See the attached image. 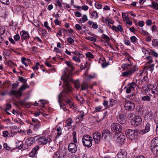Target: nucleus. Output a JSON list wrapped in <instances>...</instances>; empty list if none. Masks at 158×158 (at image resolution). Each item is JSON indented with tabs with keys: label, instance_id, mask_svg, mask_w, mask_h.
Instances as JSON below:
<instances>
[{
	"label": "nucleus",
	"instance_id": "obj_1",
	"mask_svg": "<svg viewBox=\"0 0 158 158\" xmlns=\"http://www.w3.org/2000/svg\"><path fill=\"white\" fill-rule=\"evenodd\" d=\"M72 74V72L70 71L68 73H65L61 77V80H63V85L64 86V89L63 90L62 92L60 93L58 96V102L61 107H62L64 105L61 102L62 101H65L71 107H74V104L70 98H69L67 94L68 93L72 91L69 82L72 80L71 76Z\"/></svg>",
	"mask_w": 158,
	"mask_h": 158
},
{
	"label": "nucleus",
	"instance_id": "obj_2",
	"mask_svg": "<svg viewBox=\"0 0 158 158\" xmlns=\"http://www.w3.org/2000/svg\"><path fill=\"white\" fill-rule=\"evenodd\" d=\"M122 67L124 69L127 70V71L123 73V77L131 76L137 70L136 68L131 64H126L123 65Z\"/></svg>",
	"mask_w": 158,
	"mask_h": 158
},
{
	"label": "nucleus",
	"instance_id": "obj_3",
	"mask_svg": "<svg viewBox=\"0 0 158 158\" xmlns=\"http://www.w3.org/2000/svg\"><path fill=\"white\" fill-rule=\"evenodd\" d=\"M29 87L27 84H25L21 86L17 91L14 89L11 90L10 93V94L11 95H14L16 97H21L22 95V92L26 89L29 88Z\"/></svg>",
	"mask_w": 158,
	"mask_h": 158
},
{
	"label": "nucleus",
	"instance_id": "obj_4",
	"mask_svg": "<svg viewBox=\"0 0 158 158\" xmlns=\"http://www.w3.org/2000/svg\"><path fill=\"white\" fill-rule=\"evenodd\" d=\"M93 139L89 135H85L82 138V143L83 145L88 148L91 147L92 145Z\"/></svg>",
	"mask_w": 158,
	"mask_h": 158
},
{
	"label": "nucleus",
	"instance_id": "obj_5",
	"mask_svg": "<svg viewBox=\"0 0 158 158\" xmlns=\"http://www.w3.org/2000/svg\"><path fill=\"white\" fill-rule=\"evenodd\" d=\"M126 134L127 137L132 140L136 138L137 132L135 130L127 129L126 131Z\"/></svg>",
	"mask_w": 158,
	"mask_h": 158
},
{
	"label": "nucleus",
	"instance_id": "obj_6",
	"mask_svg": "<svg viewBox=\"0 0 158 158\" xmlns=\"http://www.w3.org/2000/svg\"><path fill=\"white\" fill-rule=\"evenodd\" d=\"M156 139H153L151 141L152 143L151 146V150L154 153L158 154V142Z\"/></svg>",
	"mask_w": 158,
	"mask_h": 158
},
{
	"label": "nucleus",
	"instance_id": "obj_7",
	"mask_svg": "<svg viewBox=\"0 0 158 158\" xmlns=\"http://www.w3.org/2000/svg\"><path fill=\"white\" fill-rule=\"evenodd\" d=\"M142 122L141 118L139 116H136L131 119V124L134 126H138L140 125Z\"/></svg>",
	"mask_w": 158,
	"mask_h": 158
},
{
	"label": "nucleus",
	"instance_id": "obj_8",
	"mask_svg": "<svg viewBox=\"0 0 158 158\" xmlns=\"http://www.w3.org/2000/svg\"><path fill=\"white\" fill-rule=\"evenodd\" d=\"M139 84L143 89L149 84V80L148 77L144 76L141 80H139Z\"/></svg>",
	"mask_w": 158,
	"mask_h": 158
},
{
	"label": "nucleus",
	"instance_id": "obj_9",
	"mask_svg": "<svg viewBox=\"0 0 158 158\" xmlns=\"http://www.w3.org/2000/svg\"><path fill=\"white\" fill-rule=\"evenodd\" d=\"M110 128L112 131H118L120 132L122 131L121 125L118 123H112L110 126Z\"/></svg>",
	"mask_w": 158,
	"mask_h": 158
},
{
	"label": "nucleus",
	"instance_id": "obj_10",
	"mask_svg": "<svg viewBox=\"0 0 158 158\" xmlns=\"http://www.w3.org/2000/svg\"><path fill=\"white\" fill-rule=\"evenodd\" d=\"M69 151L72 153H75L77 151V148L76 144L72 143H69L68 146Z\"/></svg>",
	"mask_w": 158,
	"mask_h": 158
},
{
	"label": "nucleus",
	"instance_id": "obj_11",
	"mask_svg": "<svg viewBox=\"0 0 158 158\" xmlns=\"http://www.w3.org/2000/svg\"><path fill=\"white\" fill-rule=\"evenodd\" d=\"M117 119L121 124H123L126 122L124 115L121 113H119L117 116Z\"/></svg>",
	"mask_w": 158,
	"mask_h": 158
},
{
	"label": "nucleus",
	"instance_id": "obj_12",
	"mask_svg": "<svg viewBox=\"0 0 158 158\" xmlns=\"http://www.w3.org/2000/svg\"><path fill=\"white\" fill-rule=\"evenodd\" d=\"M39 141L43 144H46L51 140V138L48 136L46 137L43 136L38 139Z\"/></svg>",
	"mask_w": 158,
	"mask_h": 158
},
{
	"label": "nucleus",
	"instance_id": "obj_13",
	"mask_svg": "<svg viewBox=\"0 0 158 158\" xmlns=\"http://www.w3.org/2000/svg\"><path fill=\"white\" fill-rule=\"evenodd\" d=\"M125 108L127 110H132L135 108V105L132 102H128L125 103L124 105Z\"/></svg>",
	"mask_w": 158,
	"mask_h": 158
},
{
	"label": "nucleus",
	"instance_id": "obj_14",
	"mask_svg": "<svg viewBox=\"0 0 158 158\" xmlns=\"http://www.w3.org/2000/svg\"><path fill=\"white\" fill-rule=\"evenodd\" d=\"M93 138L95 143L98 144L100 143L101 139V134L99 132L94 133L93 135Z\"/></svg>",
	"mask_w": 158,
	"mask_h": 158
},
{
	"label": "nucleus",
	"instance_id": "obj_15",
	"mask_svg": "<svg viewBox=\"0 0 158 158\" xmlns=\"http://www.w3.org/2000/svg\"><path fill=\"white\" fill-rule=\"evenodd\" d=\"M117 139V141L120 143H122L124 142L125 139V136L122 133H120L118 135L115 137V138Z\"/></svg>",
	"mask_w": 158,
	"mask_h": 158
},
{
	"label": "nucleus",
	"instance_id": "obj_16",
	"mask_svg": "<svg viewBox=\"0 0 158 158\" xmlns=\"http://www.w3.org/2000/svg\"><path fill=\"white\" fill-rule=\"evenodd\" d=\"M151 125L150 123H147L145 129L140 131L139 133L140 134L143 135L148 132L150 129Z\"/></svg>",
	"mask_w": 158,
	"mask_h": 158
},
{
	"label": "nucleus",
	"instance_id": "obj_17",
	"mask_svg": "<svg viewBox=\"0 0 158 158\" xmlns=\"http://www.w3.org/2000/svg\"><path fill=\"white\" fill-rule=\"evenodd\" d=\"M111 135L110 131L107 130L104 131L102 133V138L104 140H106L108 137Z\"/></svg>",
	"mask_w": 158,
	"mask_h": 158
},
{
	"label": "nucleus",
	"instance_id": "obj_18",
	"mask_svg": "<svg viewBox=\"0 0 158 158\" xmlns=\"http://www.w3.org/2000/svg\"><path fill=\"white\" fill-rule=\"evenodd\" d=\"M112 30L116 32H122L123 31L122 26L120 25H118L117 26H112Z\"/></svg>",
	"mask_w": 158,
	"mask_h": 158
},
{
	"label": "nucleus",
	"instance_id": "obj_19",
	"mask_svg": "<svg viewBox=\"0 0 158 158\" xmlns=\"http://www.w3.org/2000/svg\"><path fill=\"white\" fill-rule=\"evenodd\" d=\"M20 35L21 36V39L24 40H27L29 38L30 36L29 33L27 31H22L20 32Z\"/></svg>",
	"mask_w": 158,
	"mask_h": 158
},
{
	"label": "nucleus",
	"instance_id": "obj_20",
	"mask_svg": "<svg viewBox=\"0 0 158 158\" xmlns=\"http://www.w3.org/2000/svg\"><path fill=\"white\" fill-rule=\"evenodd\" d=\"M35 139L32 137L27 138L25 140V142L27 146V148L33 143Z\"/></svg>",
	"mask_w": 158,
	"mask_h": 158
},
{
	"label": "nucleus",
	"instance_id": "obj_21",
	"mask_svg": "<svg viewBox=\"0 0 158 158\" xmlns=\"http://www.w3.org/2000/svg\"><path fill=\"white\" fill-rule=\"evenodd\" d=\"M116 158H127V153L125 152H120L117 154Z\"/></svg>",
	"mask_w": 158,
	"mask_h": 158
},
{
	"label": "nucleus",
	"instance_id": "obj_22",
	"mask_svg": "<svg viewBox=\"0 0 158 158\" xmlns=\"http://www.w3.org/2000/svg\"><path fill=\"white\" fill-rule=\"evenodd\" d=\"M155 64H145V68L148 70H149L152 72L154 70V67Z\"/></svg>",
	"mask_w": 158,
	"mask_h": 158
},
{
	"label": "nucleus",
	"instance_id": "obj_23",
	"mask_svg": "<svg viewBox=\"0 0 158 158\" xmlns=\"http://www.w3.org/2000/svg\"><path fill=\"white\" fill-rule=\"evenodd\" d=\"M145 59L147 60V62L145 64H152L153 62L152 57L151 56H148L146 57Z\"/></svg>",
	"mask_w": 158,
	"mask_h": 158
},
{
	"label": "nucleus",
	"instance_id": "obj_24",
	"mask_svg": "<svg viewBox=\"0 0 158 158\" xmlns=\"http://www.w3.org/2000/svg\"><path fill=\"white\" fill-rule=\"evenodd\" d=\"M88 20V17L85 15H83L80 20L79 22L81 23H84Z\"/></svg>",
	"mask_w": 158,
	"mask_h": 158
},
{
	"label": "nucleus",
	"instance_id": "obj_25",
	"mask_svg": "<svg viewBox=\"0 0 158 158\" xmlns=\"http://www.w3.org/2000/svg\"><path fill=\"white\" fill-rule=\"evenodd\" d=\"M136 85V84L133 82L128 83L127 84V87L133 90H134Z\"/></svg>",
	"mask_w": 158,
	"mask_h": 158
},
{
	"label": "nucleus",
	"instance_id": "obj_26",
	"mask_svg": "<svg viewBox=\"0 0 158 158\" xmlns=\"http://www.w3.org/2000/svg\"><path fill=\"white\" fill-rule=\"evenodd\" d=\"M88 23L90 26L92 25V27L94 29H96L98 28V26L97 23H94L93 21H89L88 22Z\"/></svg>",
	"mask_w": 158,
	"mask_h": 158
},
{
	"label": "nucleus",
	"instance_id": "obj_27",
	"mask_svg": "<svg viewBox=\"0 0 158 158\" xmlns=\"http://www.w3.org/2000/svg\"><path fill=\"white\" fill-rule=\"evenodd\" d=\"M88 87L89 86L88 84L84 82L81 85V90L82 91H83L85 89H87L88 88Z\"/></svg>",
	"mask_w": 158,
	"mask_h": 158
},
{
	"label": "nucleus",
	"instance_id": "obj_28",
	"mask_svg": "<svg viewBox=\"0 0 158 158\" xmlns=\"http://www.w3.org/2000/svg\"><path fill=\"white\" fill-rule=\"evenodd\" d=\"M152 8H154L157 10H158V3L154 1L152 2V5H149Z\"/></svg>",
	"mask_w": 158,
	"mask_h": 158
},
{
	"label": "nucleus",
	"instance_id": "obj_29",
	"mask_svg": "<svg viewBox=\"0 0 158 158\" xmlns=\"http://www.w3.org/2000/svg\"><path fill=\"white\" fill-rule=\"evenodd\" d=\"M149 54L156 58L158 57V53L154 50H150Z\"/></svg>",
	"mask_w": 158,
	"mask_h": 158
},
{
	"label": "nucleus",
	"instance_id": "obj_30",
	"mask_svg": "<svg viewBox=\"0 0 158 158\" xmlns=\"http://www.w3.org/2000/svg\"><path fill=\"white\" fill-rule=\"evenodd\" d=\"M31 124L34 126V129L35 131L38 130L41 126V123L40 122L35 124Z\"/></svg>",
	"mask_w": 158,
	"mask_h": 158
},
{
	"label": "nucleus",
	"instance_id": "obj_31",
	"mask_svg": "<svg viewBox=\"0 0 158 158\" xmlns=\"http://www.w3.org/2000/svg\"><path fill=\"white\" fill-rule=\"evenodd\" d=\"M62 152V150H61L60 151H57L56 152L54 155L53 157L54 158H56L57 157H60V156H64V154H63V155H60L61 152Z\"/></svg>",
	"mask_w": 158,
	"mask_h": 158
},
{
	"label": "nucleus",
	"instance_id": "obj_32",
	"mask_svg": "<svg viewBox=\"0 0 158 158\" xmlns=\"http://www.w3.org/2000/svg\"><path fill=\"white\" fill-rule=\"evenodd\" d=\"M62 130L61 128L60 127H58L56 128V131L57 133V135L56 136V138L57 139L58 138L61 134L62 132L61 131Z\"/></svg>",
	"mask_w": 158,
	"mask_h": 158
},
{
	"label": "nucleus",
	"instance_id": "obj_33",
	"mask_svg": "<svg viewBox=\"0 0 158 158\" xmlns=\"http://www.w3.org/2000/svg\"><path fill=\"white\" fill-rule=\"evenodd\" d=\"M152 45L154 47H158V40L156 39L152 40Z\"/></svg>",
	"mask_w": 158,
	"mask_h": 158
},
{
	"label": "nucleus",
	"instance_id": "obj_34",
	"mask_svg": "<svg viewBox=\"0 0 158 158\" xmlns=\"http://www.w3.org/2000/svg\"><path fill=\"white\" fill-rule=\"evenodd\" d=\"M104 109V108H103V107L101 106H97L95 107V110H94V112H99L102 110Z\"/></svg>",
	"mask_w": 158,
	"mask_h": 158
},
{
	"label": "nucleus",
	"instance_id": "obj_35",
	"mask_svg": "<svg viewBox=\"0 0 158 158\" xmlns=\"http://www.w3.org/2000/svg\"><path fill=\"white\" fill-rule=\"evenodd\" d=\"M73 120L72 118H68L66 121V125L65 126H71Z\"/></svg>",
	"mask_w": 158,
	"mask_h": 158
},
{
	"label": "nucleus",
	"instance_id": "obj_36",
	"mask_svg": "<svg viewBox=\"0 0 158 158\" xmlns=\"http://www.w3.org/2000/svg\"><path fill=\"white\" fill-rule=\"evenodd\" d=\"M142 100L144 102H149L150 100V98L147 95L143 97L142 98Z\"/></svg>",
	"mask_w": 158,
	"mask_h": 158
},
{
	"label": "nucleus",
	"instance_id": "obj_37",
	"mask_svg": "<svg viewBox=\"0 0 158 158\" xmlns=\"http://www.w3.org/2000/svg\"><path fill=\"white\" fill-rule=\"evenodd\" d=\"M100 59L101 60H100V62L101 61H102V63L101 62V63L102 64V67L105 68L108 65V63L105 62V59L104 58H103L102 59V58H100Z\"/></svg>",
	"mask_w": 158,
	"mask_h": 158
},
{
	"label": "nucleus",
	"instance_id": "obj_38",
	"mask_svg": "<svg viewBox=\"0 0 158 158\" xmlns=\"http://www.w3.org/2000/svg\"><path fill=\"white\" fill-rule=\"evenodd\" d=\"M117 102V101L113 99H110L109 103V106L112 107L114 105L116 104Z\"/></svg>",
	"mask_w": 158,
	"mask_h": 158
},
{
	"label": "nucleus",
	"instance_id": "obj_39",
	"mask_svg": "<svg viewBox=\"0 0 158 158\" xmlns=\"http://www.w3.org/2000/svg\"><path fill=\"white\" fill-rule=\"evenodd\" d=\"M73 143L75 144L77 143V139L76 138V132L75 131H74L73 133Z\"/></svg>",
	"mask_w": 158,
	"mask_h": 158
},
{
	"label": "nucleus",
	"instance_id": "obj_40",
	"mask_svg": "<svg viewBox=\"0 0 158 158\" xmlns=\"http://www.w3.org/2000/svg\"><path fill=\"white\" fill-rule=\"evenodd\" d=\"M102 35H103L102 37V38L103 39L106 40V43H107L110 40V38L105 34H102Z\"/></svg>",
	"mask_w": 158,
	"mask_h": 158
},
{
	"label": "nucleus",
	"instance_id": "obj_41",
	"mask_svg": "<svg viewBox=\"0 0 158 158\" xmlns=\"http://www.w3.org/2000/svg\"><path fill=\"white\" fill-rule=\"evenodd\" d=\"M86 56L89 58L93 59L94 58V55L90 52L85 53Z\"/></svg>",
	"mask_w": 158,
	"mask_h": 158
},
{
	"label": "nucleus",
	"instance_id": "obj_42",
	"mask_svg": "<svg viewBox=\"0 0 158 158\" xmlns=\"http://www.w3.org/2000/svg\"><path fill=\"white\" fill-rule=\"evenodd\" d=\"M98 17V13L97 12L95 11H94L91 14V18H94L95 19H97Z\"/></svg>",
	"mask_w": 158,
	"mask_h": 158
},
{
	"label": "nucleus",
	"instance_id": "obj_43",
	"mask_svg": "<svg viewBox=\"0 0 158 158\" xmlns=\"http://www.w3.org/2000/svg\"><path fill=\"white\" fill-rule=\"evenodd\" d=\"M130 40L131 42L134 44H135L137 40V38L135 36H133L131 37Z\"/></svg>",
	"mask_w": 158,
	"mask_h": 158
},
{
	"label": "nucleus",
	"instance_id": "obj_44",
	"mask_svg": "<svg viewBox=\"0 0 158 158\" xmlns=\"http://www.w3.org/2000/svg\"><path fill=\"white\" fill-rule=\"evenodd\" d=\"M5 32V28L2 27H0V35H2L4 34Z\"/></svg>",
	"mask_w": 158,
	"mask_h": 158
},
{
	"label": "nucleus",
	"instance_id": "obj_45",
	"mask_svg": "<svg viewBox=\"0 0 158 158\" xmlns=\"http://www.w3.org/2000/svg\"><path fill=\"white\" fill-rule=\"evenodd\" d=\"M65 63L66 64L70 67L73 70L74 69V67L70 62L69 61H66Z\"/></svg>",
	"mask_w": 158,
	"mask_h": 158
},
{
	"label": "nucleus",
	"instance_id": "obj_46",
	"mask_svg": "<svg viewBox=\"0 0 158 158\" xmlns=\"http://www.w3.org/2000/svg\"><path fill=\"white\" fill-rule=\"evenodd\" d=\"M76 98L77 100L79 101L81 103H83V102L84 99L83 98L80 96H76Z\"/></svg>",
	"mask_w": 158,
	"mask_h": 158
},
{
	"label": "nucleus",
	"instance_id": "obj_47",
	"mask_svg": "<svg viewBox=\"0 0 158 158\" xmlns=\"http://www.w3.org/2000/svg\"><path fill=\"white\" fill-rule=\"evenodd\" d=\"M106 24H113L114 23V21L110 19H108L106 20Z\"/></svg>",
	"mask_w": 158,
	"mask_h": 158
},
{
	"label": "nucleus",
	"instance_id": "obj_48",
	"mask_svg": "<svg viewBox=\"0 0 158 158\" xmlns=\"http://www.w3.org/2000/svg\"><path fill=\"white\" fill-rule=\"evenodd\" d=\"M19 80L22 83H23V84H25V83L27 81L24 78L22 77H19Z\"/></svg>",
	"mask_w": 158,
	"mask_h": 158
},
{
	"label": "nucleus",
	"instance_id": "obj_49",
	"mask_svg": "<svg viewBox=\"0 0 158 158\" xmlns=\"http://www.w3.org/2000/svg\"><path fill=\"white\" fill-rule=\"evenodd\" d=\"M73 60L77 62H80L81 60L78 57L76 56H73Z\"/></svg>",
	"mask_w": 158,
	"mask_h": 158
},
{
	"label": "nucleus",
	"instance_id": "obj_50",
	"mask_svg": "<svg viewBox=\"0 0 158 158\" xmlns=\"http://www.w3.org/2000/svg\"><path fill=\"white\" fill-rule=\"evenodd\" d=\"M0 2L3 4L8 5L10 4L9 0H0Z\"/></svg>",
	"mask_w": 158,
	"mask_h": 158
},
{
	"label": "nucleus",
	"instance_id": "obj_51",
	"mask_svg": "<svg viewBox=\"0 0 158 158\" xmlns=\"http://www.w3.org/2000/svg\"><path fill=\"white\" fill-rule=\"evenodd\" d=\"M142 50L143 52L145 55L148 53L149 54V53L150 52L147 49H146L145 48L143 47L142 49Z\"/></svg>",
	"mask_w": 158,
	"mask_h": 158
},
{
	"label": "nucleus",
	"instance_id": "obj_52",
	"mask_svg": "<svg viewBox=\"0 0 158 158\" xmlns=\"http://www.w3.org/2000/svg\"><path fill=\"white\" fill-rule=\"evenodd\" d=\"M86 39L95 42L96 41L97 39L94 37H86Z\"/></svg>",
	"mask_w": 158,
	"mask_h": 158
},
{
	"label": "nucleus",
	"instance_id": "obj_53",
	"mask_svg": "<svg viewBox=\"0 0 158 158\" xmlns=\"http://www.w3.org/2000/svg\"><path fill=\"white\" fill-rule=\"evenodd\" d=\"M107 114V112H106L103 114V115L102 116L101 118L100 119H98L97 120V122H100L101 121L102 119H103L104 118H105V117L106 116V115Z\"/></svg>",
	"mask_w": 158,
	"mask_h": 158
},
{
	"label": "nucleus",
	"instance_id": "obj_54",
	"mask_svg": "<svg viewBox=\"0 0 158 158\" xmlns=\"http://www.w3.org/2000/svg\"><path fill=\"white\" fill-rule=\"evenodd\" d=\"M11 107V105L9 104H6V107L4 109V111H6V110H10Z\"/></svg>",
	"mask_w": 158,
	"mask_h": 158
},
{
	"label": "nucleus",
	"instance_id": "obj_55",
	"mask_svg": "<svg viewBox=\"0 0 158 158\" xmlns=\"http://www.w3.org/2000/svg\"><path fill=\"white\" fill-rule=\"evenodd\" d=\"M95 7L98 9H100L102 7V5L98 2H96L95 4Z\"/></svg>",
	"mask_w": 158,
	"mask_h": 158
},
{
	"label": "nucleus",
	"instance_id": "obj_56",
	"mask_svg": "<svg viewBox=\"0 0 158 158\" xmlns=\"http://www.w3.org/2000/svg\"><path fill=\"white\" fill-rule=\"evenodd\" d=\"M9 132L7 131H3L2 133L3 136L5 138H6L8 136Z\"/></svg>",
	"mask_w": 158,
	"mask_h": 158
},
{
	"label": "nucleus",
	"instance_id": "obj_57",
	"mask_svg": "<svg viewBox=\"0 0 158 158\" xmlns=\"http://www.w3.org/2000/svg\"><path fill=\"white\" fill-rule=\"evenodd\" d=\"M19 83H15L12 84V88L13 89H15L17 88L19 86Z\"/></svg>",
	"mask_w": 158,
	"mask_h": 158
},
{
	"label": "nucleus",
	"instance_id": "obj_58",
	"mask_svg": "<svg viewBox=\"0 0 158 158\" xmlns=\"http://www.w3.org/2000/svg\"><path fill=\"white\" fill-rule=\"evenodd\" d=\"M75 27L77 31H80L82 29V27L79 24H76Z\"/></svg>",
	"mask_w": 158,
	"mask_h": 158
},
{
	"label": "nucleus",
	"instance_id": "obj_59",
	"mask_svg": "<svg viewBox=\"0 0 158 158\" xmlns=\"http://www.w3.org/2000/svg\"><path fill=\"white\" fill-rule=\"evenodd\" d=\"M39 148V146L38 145H36L34 148H33L32 151L36 153L37 151L38 150Z\"/></svg>",
	"mask_w": 158,
	"mask_h": 158
},
{
	"label": "nucleus",
	"instance_id": "obj_60",
	"mask_svg": "<svg viewBox=\"0 0 158 158\" xmlns=\"http://www.w3.org/2000/svg\"><path fill=\"white\" fill-rule=\"evenodd\" d=\"M75 15L76 17H80L81 16V14L79 12L77 11L75 12Z\"/></svg>",
	"mask_w": 158,
	"mask_h": 158
},
{
	"label": "nucleus",
	"instance_id": "obj_61",
	"mask_svg": "<svg viewBox=\"0 0 158 158\" xmlns=\"http://www.w3.org/2000/svg\"><path fill=\"white\" fill-rule=\"evenodd\" d=\"M68 42L70 44H72L74 42V40L71 37H69L67 38Z\"/></svg>",
	"mask_w": 158,
	"mask_h": 158
},
{
	"label": "nucleus",
	"instance_id": "obj_62",
	"mask_svg": "<svg viewBox=\"0 0 158 158\" xmlns=\"http://www.w3.org/2000/svg\"><path fill=\"white\" fill-rule=\"evenodd\" d=\"M4 148L8 150H10V148L9 147L7 144L6 143H5L3 145Z\"/></svg>",
	"mask_w": 158,
	"mask_h": 158
},
{
	"label": "nucleus",
	"instance_id": "obj_63",
	"mask_svg": "<svg viewBox=\"0 0 158 158\" xmlns=\"http://www.w3.org/2000/svg\"><path fill=\"white\" fill-rule=\"evenodd\" d=\"M74 85L76 88H79L80 87L79 82L78 81H77L75 82Z\"/></svg>",
	"mask_w": 158,
	"mask_h": 158
},
{
	"label": "nucleus",
	"instance_id": "obj_64",
	"mask_svg": "<svg viewBox=\"0 0 158 158\" xmlns=\"http://www.w3.org/2000/svg\"><path fill=\"white\" fill-rule=\"evenodd\" d=\"M144 22L143 21H139L138 22V25L141 27H142L144 26Z\"/></svg>",
	"mask_w": 158,
	"mask_h": 158
}]
</instances>
